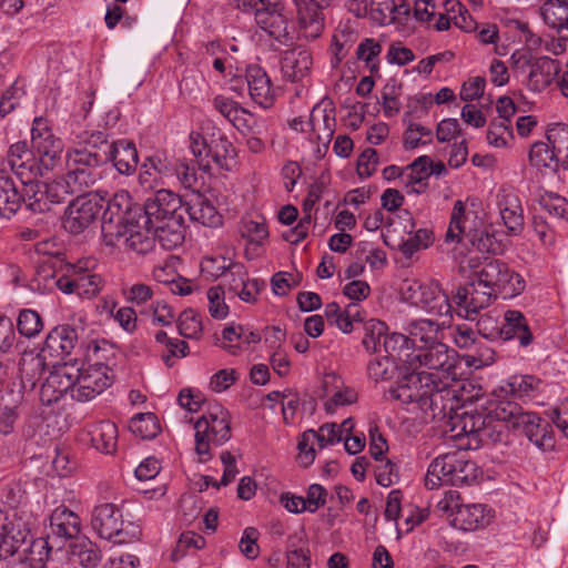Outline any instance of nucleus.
Returning <instances> with one entry per match:
<instances>
[{"label":"nucleus","mask_w":568,"mask_h":568,"mask_svg":"<svg viewBox=\"0 0 568 568\" xmlns=\"http://www.w3.org/2000/svg\"><path fill=\"white\" fill-rule=\"evenodd\" d=\"M445 379L452 376H444ZM396 397L405 403H416L433 420L449 424L459 407V399L447 381L434 373L413 372L399 382Z\"/></svg>","instance_id":"obj_1"},{"label":"nucleus","mask_w":568,"mask_h":568,"mask_svg":"<svg viewBox=\"0 0 568 568\" xmlns=\"http://www.w3.org/2000/svg\"><path fill=\"white\" fill-rule=\"evenodd\" d=\"M142 212L143 215H140V219L153 226L168 222L173 217H183L184 206L178 194L162 189L145 201Z\"/></svg>","instance_id":"obj_14"},{"label":"nucleus","mask_w":568,"mask_h":568,"mask_svg":"<svg viewBox=\"0 0 568 568\" xmlns=\"http://www.w3.org/2000/svg\"><path fill=\"white\" fill-rule=\"evenodd\" d=\"M79 144L69 151H88L92 153L104 154L106 162L110 160V148L106 135L103 132H83L79 135Z\"/></svg>","instance_id":"obj_48"},{"label":"nucleus","mask_w":568,"mask_h":568,"mask_svg":"<svg viewBox=\"0 0 568 568\" xmlns=\"http://www.w3.org/2000/svg\"><path fill=\"white\" fill-rule=\"evenodd\" d=\"M297 11V22L306 39H317L324 28L325 18L323 9L317 8L312 0H294Z\"/></svg>","instance_id":"obj_24"},{"label":"nucleus","mask_w":568,"mask_h":568,"mask_svg":"<svg viewBox=\"0 0 568 568\" xmlns=\"http://www.w3.org/2000/svg\"><path fill=\"white\" fill-rule=\"evenodd\" d=\"M24 203L23 189L20 191L9 175L0 173V216L9 219Z\"/></svg>","instance_id":"obj_31"},{"label":"nucleus","mask_w":568,"mask_h":568,"mask_svg":"<svg viewBox=\"0 0 568 568\" xmlns=\"http://www.w3.org/2000/svg\"><path fill=\"white\" fill-rule=\"evenodd\" d=\"M104 163H106L104 154L68 151L65 155L67 173L63 178L74 194H84L101 179L99 168Z\"/></svg>","instance_id":"obj_7"},{"label":"nucleus","mask_w":568,"mask_h":568,"mask_svg":"<svg viewBox=\"0 0 568 568\" xmlns=\"http://www.w3.org/2000/svg\"><path fill=\"white\" fill-rule=\"evenodd\" d=\"M383 348L386 353L385 356H389V358L395 362H400L405 364V357L412 353V344L409 336L392 333L389 335L386 334L384 336Z\"/></svg>","instance_id":"obj_49"},{"label":"nucleus","mask_w":568,"mask_h":568,"mask_svg":"<svg viewBox=\"0 0 568 568\" xmlns=\"http://www.w3.org/2000/svg\"><path fill=\"white\" fill-rule=\"evenodd\" d=\"M529 162L538 170L547 169L557 172L559 158L556 155L548 142H535L529 152Z\"/></svg>","instance_id":"obj_45"},{"label":"nucleus","mask_w":568,"mask_h":568,"mask_svg":"<svg viewBox=\"0 0 568 568\" xmlns=\"http://www.w3.org/2000/svg\"><path fill=\"white\" fill-rule=\"evenodd\" d=\"M71 559L82 568H97L102 560L100 547L90 539H81L71 546Z\"/></svg>","instance_id":"obj_42"},{"label":"nucleus","mask_w":568,"mask_h":568,"mask_svg":"<svg viewBox=\"0 0 568 568\" xmlns=\"http://www.w3.org/2000/svg\"><path fill=\"white\" fill-rule=\"evenodd\" d=\"M484 286L491 287L497 294L505 293L514 296L521 293L525 282L521 276L510 271L508 265L500 260H486L474 272Z\"/></svg>","instance_id":"obj_11"},{"label":"nucleus","mask_w":568,"mask_h":568,"mask_svg":"<svg viewBox=\"0 0 568 568\" xmlns=\"http://www.w3.org/2000/svg\"><path fill=\"white\" fill-rule=\"evenodd\" d=\"M81 532V519L77 513L65 506L57 507L49 516L47 535L50 545L57 542V549H62L65 542L77 538Z\"/></svg>","instance_id":"obj_18"},{"label":"nucleus","mask_w":568,"mask_h":568,"mask_svg":"<svg viewBox=\"0 0 568 568\" xmlns=\"http://www.w3.org/2000/svg\"><path fill=\"white\" fill-rule=\"evenodd\" d=\"M91 526L101 538L114 544H129L141 535L139 526L131 521L125 524L121 510L110 503L94 507Z\"/></svg>","instance_id":"obj_6"},{"label":"nucleus","mask_w":568,"mask_h":568,"mask_svg":"<svg viewBox=\"0 0 568 568\" xmlns=\"http://www.w3.org/2000/svg\"><path fill=\"white\" fill-rule=\"evenodd\" d=\"M17 327L21 335L30 338L42 331L43 323L38 312L33 310H22L17 320Z\"/></svg>","instance_id":"obj_54"},{"label":"nucleus","mask_w":568,"mask_h":568,"mask_svg":"<svg viewBox=\"0 0 568 568\" xmlns=\"http://www.w3.org/2000/svg\"><path fill=\"white\" fill-rule=\"evenodd\" d=\"M396 369V362L389 356H383L369 362L367 366L368 376L375 382L390 379Z\"/></svg>","instance_id":"obj_56"},{"label":"nucleus","mask_w":568,"mask_h":568,"mask_svg":"<svg viewBox=\"0 0 568 568\" xmlns=\"http://www.w3.org/2000/svg\"><path fill=\"white\" fill-rule=\"evenodd\" d=\"M467 212H466V203L462 200H457L454 203L449 226L446 232V242H456L459 243L464 236H468V232L466 230V221H467Z\"/></svg>","instance_id":"obj_46"},{"label":"nucleus","mask_w":568,"mask_h":568,"mask_svg":"<svg viewBox=\"0 0 568 568\" xmlns=\"http://www.w3.org/2000/svg\"><path fill=\"white\" fill-rule=\"evenodd\" d=\"M432 242L433 232L427 229H419L415 232L413 236H409L402 243L400 250L405 256L410 257L420 248L428 247L432 244Z\"/></svg>","instance_id":"obj_60"},{"label":"nucleus","mask_w":568,"mask_h":568,"mask_svg":"<svg viewBox=\"0 0 568 568\" xmlns=\"http://www.w3.org/2000/svg\"><path fill=\"white\" fill-rule=\"evenodd\" d=\"M312 64L311 52L304 49H292L284 52L281 69L284 78L295 82L310 73Z\"/></svg>","instance_id":"obj_27"},{"label":"nucleus","mask_w":568,"mask_h":568,"mask_svg":"<svg viewBox=\"0 0 568 568\" xmlns=\"http://www.w3.org/2000/svg\"><path fill=\"white\" fill-rule=\"evenodd\" d=\"M497 293L491 287L484 286V283L473 276L470 282L459 287L454 295L455 303L463 310L465 314H462L465 318L474 321L480 310L488 307L493 301L496 300Z\"/></svg>","instance_id":"obj_16"},{"label":"nucleus","mask_w":568,"mask_h":568,"mask_svg":"<svg viewBox=\"0 0 568 568\" xmlns=\"http://www.w3.org/2000/svg\"><path fill=\"white\" fill-rule=\"evenodd\" d=\"M410 115L412 112H407L403 119L407 123L403 141L405 150L416 149L419 145L430 143L433 140V131L422 124L412 122Z\"/></svg>","instance_id":"obj_47"},{"label":"nucleus","mask_w":568,"mask_h":568,"mask_svg":"<svg viewBox=\"0 0 568 568\" xmlns=\"http://www.w3.org/2000/svg\"><path fill=\"white\" fill-rule=\"evenodd\" d=\"M382 52V45L379 42L372 38L363 40L356 49V55L358 60L364 61L372 72L378 70L377 57Z\"/></svg>","instance_id":"obj_57"},{"label":"nucleus","mask_w":568,"mask_h":568,"mask_svg":"<svg viewBox=\"0 0 568 568\" xmlns=\"http://www.w3.org/2000/svg\"><path fill=\"white\" fill-rule=\"evenodd\" d=\"M402 295L406 302L422 306L433 315L447 320L452 317L449 297L436 282L424 284L416 280H406L402 286Z\"/></svg>","instance_id":"obj_9"},{"label":"nucleus","mask_w":568,"mask_h":568,"mask_svg":"<svg viewBox=\"0 0 568 568\" xmlns=\"http://www.w3.org/2000/svg\"><path fill=\"white\" fill-rule=\"evenodd\" d=\"M178 328L186 338H199L203 329L201 318L193 310H185L180 314Z\"/></svg>","instance_id":"obj_55"},{"label":"nucleus","mask_w":568,"mask_h":568,"mask_svg":"<svg viewBox=\"0 0 568 568\" xmlns=\"http://www.w3.org/2000/svg\"><path fill=\"white\" fill-rule=\"evenodd\" d=\"M489 523L485 514V507L480 504H460L450 524L462 530H476Z\"/></svg>","instance_id":"obj_34"},{"label":"nucleus","mask_w":568,"mask_h":568,"mask_svg":"<svg viewBox=\"0 0 568 568\" xmlns=\"http://www.w3.org/2000/svg\"><path fill=\"white\" fill-rule=\"evenodd\" d=\"M445 7L448 13H453V22L456 27L465 30L466 32H471L477 29L476 21L471 18L468 11L460 4V2L455 0H448L446 1Z\"/></svg>","instance_id":"obj_58"},{"label":"nucleus","mask_w":568,"mask_h":568,"mask_svg":"<svg viewBox=\"0 0 568 568\" xmlns=\"http://www.w3.org/2000/svg\"><path fill=\"white\" fill-rule=\"evenodd\" d=\"M430 165V158L423 155L406 168L407 193H420L426 189V180L432 175Z\"/></svg>","instance_id":"obj_40"},{"label":"nucleus","mask_w":568,"mask_h":568,"mask_svg":"<svg viewBox=\"0 0 568 568\" xmlns=\"http://www.w3.org/2000/svg\"><path fill=\"white\" fill-rule=\"evenodd\" d=\"M497 403L498 400L491 402L487 408V419H489V423H485L486 425L481 428V432L477 437V440L484 445L505 442L507 438L506 429L511 428L509 423L495 417Z\"/></svg>","instance_id":"obj_39"},{"label":"nucleus","mask_w":568,"mask_h":568,"mask_svg":"<svg viewBox=\"0 0 568 568\" xmlns=\"http://www.w3.org/2000/svg\"><path fill=\"white\" fill-rule=\"evenodd\" d=\"M105 202L106 206L102 214V237L106 246L115 247L125 226L143 215L142 205L133 203L129 192L124 190L116 192L112 199H105Z\"/></svg>","instance_id":"obj_4"},{"label":"nucleus","mask_w":568,"mask_h":568,"mask_svg":"<svg viewBox=\"0 0 568 568\" xmlns=\"http://www.w3.org/2000/svg\"><path fill=\"white\" fill-rule=\"evenodd\" d=\"M498 209L508 234L519 235L525 225L524 209L519 196L513 192L498 195Z\"/></svg>","instance_id":"obj_25"},{"label":"nucleus","mask_w":568,"mask_h":568,"mask_svg":"<svg viewBox=\"0 0 568 568\" xmlns=\"http://www.w3.org/2000/svg\"><path fill=\"white\" fill-rule=\"evenodd\" d=\"M231 123L243 134H263L264 125L247 110L241 109Z\"/></svg>","instance_id":"obj_61"},{"label":"nucleus","mask_w":568,"mask_h":568,"mask_svg":"<svg viewBox=\"0 0 568 568\" xmlns=\"http://www.w3.org/2000/svg\"><path fill=\"white\" fill-rule=\"evenodd\" d=\"M88 434L92 446L104 453L113 454L118 445V428L110 420H102L89 427Z\"/></svg>","instance_id":"obj_32"},{"label":"nucleus","mask_w":568,"mask_h":568,"mask_svg":"<svg viewBox=\"0 0 568 568\" xmlns=\"http://www.w3.org/2000/svg\"><path fill=\"white\" fill-rule=\"evenodd\" d=\"M485 423H489V419H487V408L484 412L476 410L474 413H456L454 419H452L449 424L452 425L453 430L457 427L460 428V432L457 433V435L464 434L477 439L481 428L486 425Z\"/></svg>","instance_id":"obj_43"},{"label":"nucleus","mask_w":568,"mask_h":568,"mask_svg":"<svg viewBox=\"0 0 568 568\" xmlns=\"http://www.w3.org/2000/svg\"><path fill=\"white\" fill-rule=\"evenodd\" d=\"M468 239L471 245L483 253L497 254L501 251L500 242L487 229H469Z\"/></svg>","instance_id":"obj_53"},{"label":"nucleus","mask_w":568,"mask_h":568,"mask_svg":"<svg viewBox=\"0 0 568 568\" xmlns=\"http://www.w3.org/2000/svg\"><path fill=\"white\" fill-rule=\"evenodd\" d=\"M184 212L187 213L191 221L204 226L216 227L222 224V216L213 204L201 194H194L185 203Z\"/></svg>","instance_id":"obj_29"},{"label":"nucleus","mask_w":568,"mask_h":568,"mask_svg":"<svg viewBox=\"0 0 568 568\" xmlns=\"http://www.w3.org/2000/svg\"><path fill=\"white\" fill-rule=\"evenodd\" d=\"M155 234L151 224H146L142 219H136L135 222L128 224L125 231L122 232V237L119 240V245L136 252L138 254H146L155 247Z\"/></svg>","instance_id":"obj_22"},{"label":"nucleus","mask_w":568,"mask_h":568,"mask_svg":"<svg viewBox=\"0 0 568 568\" xmlns=\"http://www.w3.org/2000/svg\"><path fill=\"white\" fill-rule=\"evenodd\" d=\"M155 240L165 250H173L184 241V219L173 217L168 222L152 226Z\"/></svg>","instance_id":"obj_36"},{"label":"nucleus","mask_w":568,"mask_h":568,"mask_svg":"<svg viewBox=\"0 0 568 568\" xmlns=\"http://www.w3.org/2000/svg\"><path fill=\"white\" fill-rule=\"evenodd\" d=\"M69 268L77 275V290L80 296L91 298L98 295L103 285V280L100 275L82 272L80 266L69 265Z\"/></svg>","instance_id":"obj_52"},{"label":"nucleus","mask_w":568,"mask_h":568,"mask_svg":"<svg viewBox=\"0 0 568 568\" xmlns=\"http://www.w3.org/2000/svg\"><path fill=\"white\" fill-rule=\"evenodd\" d=\"M495 417L510 424L514 430L520 432L536 446L544 450L554 447L551 426L537 414L525 412L520 405L511 400H498Z\"/></svg>","instance_id":"obj_3"},{"label":"nucleus","mask_w":568,"mask_h":568,"mask_svg":"<svg viewBox=\"0 0 568 568\" xmlns=\"http://www.w3.org/2000/svg\"><path fill=\"white\" fill-rule=\"evenodd\" d=\"M445 324L446 321L439 324L432 320H419L412 323L409 326V339L413 349L440 342L438 334L440 327Z\"/></svg>","instance_id":"obj_37"},{"label":"nucleus","mask_w":568,"mask_h":568,"mask_svg":"<svg viewBox=\"0 0 568 568\" xmlns=\"http://www.w3.org/2000/svg\"><path fill=\"white\" fill-rule=\"evenodd\" d=\"M190 149L194 155L195 165L204 173L211 171L210 156L220 168L227 169V159H233L235 154L232 143L225 138L219 140L215 150L212 152L207 146L206 140L199 132H191Z\"/></svg>","instance_id":"obj_15"},{"label":"nucleus","mask_w":568,"mask_h":568,"mask_svg":"<svg viewBox=\"0 0 568 568\" xmlns=\"http://www.w3.org/2000/svg\"><path fill=\"white\" fill-rule=\"evenodd\" d=\"M409 0H371L368 16L376 23L384 26L395 20V13L408 16Z\"/></svg>","instance_id":"obj_30"},{"label":"nucleus","mask_w":568,"mask_h":568,"mask_svg":"<svg viewBox=\"0 0 568 568\" xmlns=\"http://www.w3.org/2000/svg\"><path fill=\"white\" fill-rule=\"evenodd\" d=\"M4 164L20 181L36 178L41 173L39 160L26 141L17 142L9 148Z\"/></svg>","instance_id":"obj_20"},{"label":"nucleus","mask_w":568,"mask_h":568,"mask_svg":"<svg viewBox=\"0 0 568 568\" xmlns=\"http://www.w3.org/2000/svg\"><path fill=\"white\" fill-rule=\"evenodd\" d=\"M113 378L112 369L105 364L98 363L85 369L79 366V376L72 399L80 403L94 399L112 385Z\"/></svg>","instance_id":"obj_13"},{"label":"nucleus","mask_w":568,"mask_h":568,"mask_svg":"<svg viewBox=\"0 0 568 568\" xmlns=\"http://www.w3.org/2000/svg\"><path fill=\"white\" fill-rule=\"evenodd\" d=\"M245 79L251 99L263 108H270L274 103V90L265 70L260 65H248Z\"/></svg>","instance_id":"obj_23"},{"label":"nucleus","mask_w":568,"mask_h":568,"mask_svg":"<svg viewBox=\"0 0 568 568\" xmlns=\"http://www.w3.org/2000/svg\"><path fill=\"white\" fill-rule=\"evenodd\" d=\"M453 353L447 345L438 342L412 349V353L405 357V364L413 371L425 367L448 374L455 367Z\"/></svg>","instance_id":"obj_17"},{"label":"nucleus","mask_w":568,"mask_h":568,"mask_svg":"<svg viewBox=\"0 0 568 568\" xmlns=\"http://www.w3.org/2000/svg\"><path fill=\"white\" fill-rule=\"evenodd\" d=\"M194 429L197 460L207 463L213 457L212 447L222 446L232 437L230 414L220 404H212L195 422Z\"/></svg>","instance_id":"obj_2"},{"label":"nucleus","mask_w":568,"mask_h":568,"mask_svg":"<svg viewBox=\"0 0 568 568\" xmlns=\"http://www.w3.org/2000/svg\"><path fill=\"white\" fill-rule=\"evenodd\" d=\"M250 3L261 30L281 45L292 42L293 28L284 13L282 0H250Z\"/></svg>","instance_id":"obj_8"},{"label":"nucleus","mask_w":568,"mask_h":568,"mask_svg":"<svg viewBox=\"0 0 568 568\" xmlns=\"http://www.w3.org/2000/svg\"><path fill=\"white\" fill-rule=\"evenodd\" d=\"M363 346L367 352L378 353L383 348L384 336L387 327L385 323L378 320H369L364 326Z\"/></svg>","instance_id":"obj_51"},{"label":"nucleus","mask_w":568,"mask_h":568,"mask_svg":"<svg viewBox=\"0 0 568 568\" xmlns=\"http://www.w3.org/2000/svg\"><path fill=\"white\" fill-rule=\"evenodd\" d=\"M475 478V463L468 460L464 453L449 452L432 462L425 477V485L429 489L443 484L459 486Z\"/></svg>","instance_id":"obj_5"},{"label":"nucleus","mask_w":568,"mask_h":568,"mask_svg":"<svg viewBox=\"0 0 568 568\" xmlns=\"http://www.w3.org/2000/svg\"><path fill=\"white\" fill-rule=\"evenodd\" d=\"M514 138L511 124H506L493 120L487 131V141L490 145L501 148L506 146L508 141Z\"/></svg>","instance_id":"obj_63"},{"label":"nucleus","mask_w":568,"mask_h":568,"mask_svg":"<svg viewBox=\"0 0 568 568\" xmlns=\"http://www.w3.org/2000/svg\"><path fill=\"white\" fill-rule=\"evenodd\" d=\"M557 72L558 64L556 60L547 57L539 58L530 65L527 87L531 91L540 92L552 82Z\"/></svg>","instance_id":"obj_35"},{"label":"nucleus","mask_w":568,"mask_h":568,"mask_svg":"<svg viewBox=\"0 0 568 568\" xmlns=\"http://www.w3.org/2000/svg\"><path fill=\"white\" fill-rule=\"evenodd\" d=\"M110 160L121 174H131L138 166V151L133 142L120 140L111 143Z\"/></svg>","instance_id":"obj_33"},{"label":"nucleus","mask_w":568,"mask_h":568,"mask_svg":"<svg viewBox=\"0 0 568 568\" xmlns=\"http://www.w3.org/2000/svg\"><path fill=\"white\" fill-rule=\"evenodd\" d=\"M544 22L559 34L568 37V6L558 0H545L540 7Z\"/></svg>","instance_id":"obj_38"},{"label":"nucleus","mask_w":568,"mask_h":568,"mask_svg":"<svg viewBox=\"0 0 568 568\" xmlns=\"http://www.w3.org/2000/svg\"><path fill=\"white\" fill-rule=\"evenodd\" d=\"M78 376L79 365L77 362L63 363L57 366L40 388V400L42 404L47 406L52 405L67 395H70L72 398Z\"/></svg>","instance_id":"obj_12"},{"label":"nucleus","mask_w":568,"mask_h":568,"mask_svg":"<svg viewBox=\"0 0 568 568\" xmlns=\"http://www.w3.org/2000/svg\"><path fill=\"white\" fill-rule=\"evenodd\" d=\"M318 143L327 146L336 128L335 108L332 101L323 100L315 104L306 123Z\"/></svg>","instance_id":"obj_21"},{"label":"nucleus","mask_w":568,"mask_h":568,"mask_svg":"<svg viewBox=\"0 0 568 568\" xmlns=\"http://www.w3.org/2000/svg\"><path fill=\"white\" fill-rule=\"evenodd\" d=\"M31 144L38 154L39 161L48 169L52 166L62 153V142L52 133L48 121L36 118L31 130Z\"/></svg>","instance_id":"obj_19"},{"label":"nucleus","mask_w":568,"mask_h":568,"mask_svg":"<svg viewBox=\"0 0 568 568\" xmlns=\"http://www.w3.org/2000/svg\"><path fill=\"white\" fill-rule=\"evenodd\" d=\"M44 192L48 194L50 210L53 205L64 202L69 195L74 194V192L70 190V186L63 176L57 178L52 181H44Z\"/></svg>","instance_id":"obj_59"},{"label":"nucleus","mask_w":568,"mask_h":568,"mask_svg":"<svg viewBox=\"0 0 568 568\" xmlns=\"http://www.w3.org/2000/svg\"><path fill=\"white\" fill-rule=\"evenodd\" d=\"M23 186L24 204L34 213L50 211L48 194L44 181H37L34 178L21 181Z\"/></svg>","instance_id":"obj_41"},{"label":"nucleus","mask_w":568,"mask_h":568,"mask_svg":"<svg viewBox=\"0 0 568 568\" xmlns=\"http://www.w3.org/2000/svg\"><path fill=\"white\" fill-rule=\"evenodd\" d=\"M130 430L142 439H152L160 433L158 417L153 413H141L131 418Z\"/></svg>","instance_id":"obj_50"},{"label":"nucleus","mask_w":568,"mask_h":568,"mask_svg":"<svg viewBox=\"0 0 568 568\" xmlns=\"http://www.w3.org/2000/svg\"><path fill=\"white\" fill-rule=\"evenodd\" d=\"M239 276V283L231 284V291L236 293L239 297L247 303H253L256 301V296L260 293L263 282L258 280H250L247 278V274L242 264H235L232 267V276Z\"/></svg>","instance_id":"obj_44"},{"label":"nucleus","mask_w":568,"mask_h":568,"mask_svg":"<svg viewBox=\"0 0 568 568\" xmlns=\"http://www.w3.org/2000/svg\"><path fill=\"white\" fill-rule=\"evenodd\" d=\"M547 142L559 158L568 151V125L557 123L547 131Z\"/></svg>","instance_id":"obj_64"},{"label":"nucleus","mask_w":568,"mask_h":568,"mask_svg":"<svg viewBox=\"0 0 568 568\" xmlns=\"http://www.w3.org/2000/svg\"><path fill=\"white\" fill-rule=\"evenodd\" d=\"M499 337L505 341L517 338L524 347L531 344L532 333L521 312L510 310L505 313V323L499 327Z\"/></svg>","instance_id":"obj_28"},{"label":"nucleus","mask_w":568,"mask_h":568,"mask_svg":"<svg viewBox=\"0 0 568 568\" xmlns=\"http://www.w3.org/2000/svg\"><path fill=\"white\" fill-rule=\"evenodd\" d=\"M78 341L79 334L75 327L67 324L59 325L48 334L43 351L55 357L67 356L75 348Z\"/></svg>","instance_id":"obj_26"},{"label":"nucleus","mask_w":568,"mask_h":568,"mask_svg":"<svg viewBox=\"0 0 568 568\" xmlns=\"http://www.w3.org/2000/svg\"><path fill=\"white\" fill-rule=\"evenodd\" d=\"M236 263L227 261L223 256L219 257H205L201 263V270L203 273L217 278L220 276H232V267Z\"/></svg>","instance_id":"obj_62"},{"label":"nucleus","mask_w":568,"mask_h":568,"mask_svg":"<svg viewBox=\"0 0 568 568\" xmlns=\"http://www.w3.org/2000/svg\"><path fill=\"white\" fill-rule=\"evenodd\" d=\"M104 203L102 192H87L77 196L64 211V230L73 235L83 233L97 221Z\"/></svg>","instance_id":"obj_10"}]
</instances>
